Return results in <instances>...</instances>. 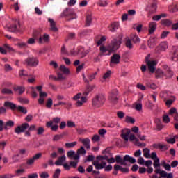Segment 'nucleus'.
<instances>
[{
	"label": "nucleus",
	"mask_w": 178,
	"mask_h": 178,
	"mask_svg": "<svg viewBox=\"0 0 178 178\" xmlns=\"http://www.w3.org/2000/svg\"><path fill=\"white\" fill-rule=\"evenodd\" d=\"M121 44L122 41L118 39H114L111 42V44H108L107 49L104 46L100 47V51L102 54H99V55L100 56H103V55H105V52H106V51H109L110 52H115V51H118V49L120 48Z\"/></svg>",
	"instance_id": "1"
},
{
	"label": "nucleus",
	"mask_w": 178,
	"mask_h": 178,
	"mask_svg": "<svg viewBox=\"0 0 178 178\" xmlns=\"http://www.w3.org/2000/svg\"><path fill=\"white\" fill-rule=\"evenodd\" d=\"M60 17H65L67 22H70L71 20L77 19V15H76L74 10L70 8H65L60 14Z\"/></svg>",
	"instance_id": "2"
},
{
	"label": "nucleus",
	"mask_w": 178,
	"mask_h": 178,
	"mask_svg": "<svg viewBox=\"0 0 178 178\" xmlns=\"http://www.w3.org/2000/svg\"><path fill=\"white\" fill-rule=\"evenodd\" d=\"M105 104V96L102 94L97 95L92 100V105L95 108H101Z\"/></svg>",
	"instance_id": "3"
},
{
	"label": "nucleus",
	"mask_w": 178,
	"mask_h": 178,
	"mask_svg": "<svg viewBox=\"0 0 178 178\" xmlns=\"http://www.w3.org/2000/svg\"><path fill=\"white\" fill-rule=\"evenodd\" d=\"M39 63L40 60H38V58L34 57V56H29L24 60V64L31 67H37Z\"/></svg>",
	"instance_id": "4"
},
{
	"label": "nucleus",
	"mask_w": 178,
	"mask_h": 178,
	"mask_svg": "<svg viewBox=\"0 0 178 178\" xmlns=\"http://www.w3.org/2000/svg\"><path fill=\"white\" fill-rule=\"evenodd\" d=\"M80 98L81 100H77L80 99ZM73 99H74V101H77L76 103V106H82L83 104H86V102H87V97H86V96L81 97V93L76 94L74 96Z\"/></svg>",
	"instance_id": "5"
},
{
	"label": "nucleus",
	"mask_w": 178,
	"mask_h": 178,
	"mask_svg": "<svg viewBox=\"0 0 178 178\" xmlns=\"http://www.w3.org/2000/svg\"><path fill=\"white\" fill-rule=\"evenodd\" d=\"M13 126H15V122L12 120H8L4 124L3 120H0V131H3V129L8 130L9 127H13Z\"/></svg>",
	"instance_id": "6"
},
{
	"label": "nucleus",
	"mask_w": 178,
	"mask_h": 178,
	"mask_svg": "<svg viewBox=\"0 0 178 178\" xmlns=\"http://www.w3.org/2000/svg\"><path fill=\"white\" fill-rule=\"evenodd\" d=\"M108 99L111 104H115L118 101H119V92L117 90H112L108 97Z\"/></svg>",
	"instance_id": "7"
},
{
	"label": "nucleus",
	"mask_w": 178,
	"mask_h": 178,
	"mask_svg": "<svg viewBox=\"0 0 178 178\" xmlns=\"http://www.w3.org/2000/svg\"><path fill=\"white\" fill-rule=\"evenodd\" d=\"M154 172L156 175H160L162 178H173V173L172 172L168 173L166 171L161 170L159 168L156 169Z\"/></svg>",
	"instance_id": "8"
},
{
	"label": "nucleus",
	"mask_w": 178,
	"mask_h": 178,
	"mask_svg": "<svg viewBox=\"0 0 178 178\" xmlns=\"http://www.w3.org/2000/svg\"><path fill=\"white\" fill-rule=\"evenodd\" d=\"M42 156V153H38L35 154L33 157H31L26 159V165H28V166L33 165L34 162H35V161H38V159H40V158H41Z\"/></svg>",
	"instance_id": "9"
},
{
	"label": "nucleus",
	"mask_w": 178,
	"mask_h": 178,
	"mask_svg": "<svg viewBox=\"0 0 178 178\" xmlns=\"http://www.w3.org/2000/svg\"><path fill=\"white\" fill-rule=\"evenodd\" d=\"M119 63H120V55L114 54L111 57L110 66L113 67V65H119Z\"/></svg>",
	"instance_id": "10"
},
{
	"label": "nucleus",
	"mask_w": 178,
	"mask_h": 178,
	"mask_svg": "<svg viewBox=\"0 0 178 178\" xmlns=\"http://www.w3.org/2000/svg\"><path fill=\"white\" fill-rule=\"evenodd\" d=\"M171 60L177 62L178 60V47H172V51L170 52Z\"/></svg>",
	"instance_id": "11"
},
{
	"label": "nucleus",
	"mask_w": 178,
	"mask_h": 178,
	"mask_svg": "<svg viewBox=\"0 0 178 178\" xmlns=\"http://www.w3.org/2000/svg\"><path fill=\"white\" fill-rule=\"evenodd\" d=\"M28 129L29 123L24 122L15 129V133H16V134H20V133H24V131Z\"/></svg>",
	"instance_id": "12"
},
{
	"label": "nucleus",
	"mask_w": 178,
	"mask_h": 178,
	"mask_svg": "<svg viewBox=\"0 0 178 178\" xmlns=\"http://www.w3.org/2000/svg\"><path fill=\"white\" fill-rule=\"evenodd\" d=\"M168 49V42H163L155 49L156 54H161Z\"/></svg>",
	"instance_id": "13"
},
{
	"label": "nucleus",
	"mask_w": 178,
	"mask_h": 178,
	"mask_svg": "<svg viewBox=\"0 0 178 178\" xmlns=\"http://www.w3.org/2000/svg\"><path fill=\"white\" fill-rule=\"evenodd\" d=\"M3 106H5L6 109H10L11 111H16L17 108V105L9 101L4 102Z\"/></svg>",
	"instance_id": "14"
},
{
	"label": "nucleus",
	"mask_w": 178,
	"mask_h": 178,
	"mask_svg": "<svg viewBox=\"0 0 178 178\" xmlns=\"http://www.w3.org/2000/svg\"><path fill=\"white\" fill-rule=\"evenodd\" d=\"M87 152L84 149V147L81 146L76 152V154L74 156V159L77 161L80 159V155H86Z\"/></svg>",
	"instance_id": "15"
},
{
	"label": "nucleus",
	"mask_w": 178,
	"mask_h": 178,
	"mask_svg": "<svg viewBox=\"0 0 178 178\" xmlns=\"http://www.w3.org/2000/svg\"><path fill=\"white\" fill-rule=\"evenodd\" d=\"M131 131L129 129H123L121 132V137L127 143L129 141V136H130Z\"/></svg>",
	"instance_id": "16"
},
{
	"label": "nucleus",
	"mask_w": 178,
	"mask_h": 178,
	"mask_svg": "<svg viewBox=\"0 0 178 178\" xmlns=\"http://www.w3.org/2000/svg\"><path fill=\"white\" fill-rule=\"evenodd\" d=\"M88 50H85L84 47L80 46L78 47V53L77 54L81 56V58H85V56H87L88 55Z\"/></svg>",
	"instance_id": "17"
},
{
	"label": "nucleus",
	"mask_w": 178,
	"mask_h": 178,
	"mask_svg": "<svg viewBox=\"0 0 178 178\" xmlns=\"http://www.w3.org/2000/svg\"><path fill=\"white\" fill-rule=\"evenodd\" d=\"M147 65L148 66V69L149 72L151 73H155V70H156L155 66H156V61L152 60V61L148 62Z\"/></svg>",
	"instance_id": "18"
},
{
	"label": "nucleus",
	"mask_w": 178,
	"mask_h": 178,
	"mask_svg": "<svg viewBox=\"0 0 178 178\" xmlns=\"http://www.w3.org/2000/svg\"><path fill=\"white\" fill-rule=\"evenodd\" d=\"M93 165H95V169L99 170L101 169H104V168L106 166V162L102 161L101 163H99V161H94Z\"/></svg>",
	"instance_id": "19"
},
{
	"label": "nucleus",
	"mask_w": 178,
	"mask_h": 178,
	"mask_svg": "<svg viewBox=\"0 0 178 178\" xmlns=\"http://www.w3.org/2000/svg\"><path fill=\"white\" fill-rule=\"evenodd\" d=\"M33 35L35 40H38L39 44H42V36H41V33H40V31H34Z\"/></svg>",
	"instance_id": "20"
},
{
	"label": "nucleus",
	"mask_w": 178,
	"mask_h": 178,
	"mask_svg": "<svg viewBox=\"0 0 178 178\" xmlns=\"http://www.w3.org/2000/svg\"><path fill=\"white\" fill-rule=\"evenodd\" d=\"M65 161H66V156H60L58 157V160L55 161L54 165H56V166H62Z\"/></svg>",
	"instance_id": "21"
},
{
	"label": "nucleus",
	"mask_w": 178,
	"mask_h": 178,
	"mask_svg": "<svg viewBox=\"0 0 178 178\" xmlns=\"http://www.w3.org/2000/svg\"><path fill=\"white\" fill-rule=\"evenodd\" d=\"M155 77L156 79H163L165 72L161 69H157L155 72Z\"/></svg>",
	"instance_id": "22"
},
{
	"label": "nucleus",
	"mask_w": 178,
	"mask_h": 178,
	"mask_svg": "<svg viewBox=\"0 0 178 178\" xmlns=\"http://www.w3.org/2000/svg\"><path fill=\"white\" fill-rule=\"evenodd\" d=\"M147 45L149 48H154L156 45V38H151L147 42Z\"/></svg>",
	"instance_id": "23"
},
{
	"label": "nucleus",
	"mask_w": 178,
	"mask_h": 178,
	"mask_svg": "<svg viewBox=\"0 0 178 178\" xmlns=\"http://www.w3.org/2000/svg\"><path fill=\"white\" fill-rule=\"evenodd\" d=\"M48 22L50 23V27H51V31H54V32L58 31V28L56 27V24L55 23V21L49 18L48 19Z\"/></svg>",
	"instance_id": "24"
},
{
	"label": "nucleus",
	"mask_w": 178,
	"mask_h": 178,
	"mask_svg": "<svg viewBox=\"0 0 178 178\" xmlns=\"http://www.w3.org/2000/svg\"><path fill=\"white\" fill-rule=\"evenodd\" d=\"M92 23V16L90 14H88L86 17V27H90Z\"/></svg>",
	"instance_id": "25"
},
{
	"label": "nucleus",
	"mask_w": 178,
	"mask_h": 178,
	"mask_svg": "<svg viewBox=\"0 0 178 178\" xmlns=\"http://www.w3.org/2000/svg\"><path fill=\"white\" fill-rule=\"evenodd\" d=\"M108 29L111 33H115V31L119 29V23L114 22L111 24V26H108Z\"/></svg>",
	"instance_id": "26"
},
{
	"label": "nucleus",
	"mask_w": 178,
	"mask_h": 178,
	"mask_svg": "<svg viewBox=\"0 0 178 178\" xmlns=\"http://www.w3.org/2000/svg\"><path fill=\"white\" fill-rule=\"evenodd\" d=\"M52 121H49L46 123V126L47 127H51L52 131H56L58 129H59V126L58 124L52 125Z\"/></svg>",
	"instance_id": "27"
},
{
	"label": "nucleus",
	"mask_w": 178,
	"mask_h": 178,
	"mask_svg": "<svg viewBox=\"0 0 178 178\" xmlns=\"http://www.w3.org/2000/svg\"><path fill=\"white\" fill-rule=\"evenodd\" d=\"M156 30V23L151 22L149 24V34H153V33Z\"/></svg>",
	"instance_id": "28"
},
{
	"label": "nucleus",
	"mask_w": 178,
	"mask_h": 178,
	"mask_svg": "<svg viewBox=\"0 0 178 178\" xmlns=\"http://www.w3.org/2000/svg\"><path fill=\"white\" fill-rule=\"evenodd\" d=\"M115 162L117 163H120V165H123L124 166H126V162L124 161V158L122 159L119 155L115 156Z\"/></svg>",
	"instance_id": "29"
},
{
	"label": "nucleus",
	"mask_w": 178,
	"mask_h": 178,
	"mask_svg": "<svg viewBox=\"0 0 178 178\" xmlns=\"http://www.w3.org/2000/svg\"><path fill=\"white\" fill-rule=\"evenodd\" d=\"M161 166L164 168L165 170H168V172H170V170H172V167L170 164L166 163V161H165V160L161 161Z\"/></svg>",
	"instance_id": "30"
},
{
	"label": "nucleus",
	"mask_w": 178,
	"mask_h": 178,
	"mask_svg": "<svg viewBox=\"0 0 178 178\" xmlns=\"http://www.w3.org/2000/svg\"><path fill=\"white\" fill-rule=\"evenodd\" d=\"M124 161H125V162H129L130 163H136V159L130 156L129 155H125L124 156Z\"/></svg>",
	"instance_id": "31"
},
{
	"label": "nucleus",
	"mask_w": 178,
	"mask_h": 178,
	"mask_svg": "<svg viewBox=\"0 0 178 178\" xmlns=\"http://www.w3.org/2000/svg\"><path fill=\"white\" fill-rule=\"evenodd\" d=\"M164 76L166 77V79H172V77H173V72H172L170 68L168 67L166 69Z\"/></svg>",
	"instance_id": "32"
},
{
	"label": "nucleus",
	"mask_w": 178,
	"mask_h": 178,
	"mask_svg": "<svg viewBox=\"0 0 178 178\" xmlns=\"http://www.w3.org/2000/svg\"><path fill=\"white\" fill-rule=\"evenodd\" d=\"M81 141L83 144L84 147H86V149H90V140L88 138L81 139Z\"/></svg>",
	"instance_id": "33"
},
{
	"label": "nucleus",
	"mask_w": 178,
	"mask_h": 178,
	"mask_svg": "<svg viewBox=\"0 0 178 178\" xmlns=\"http://www.w3.org/2000/svg\"><path fill=\"white\" fill-rule=\"evenodd\" d=\"M143 156L147 159L151 158V150L148 148L143 149Z\"/></svg>",
	"instance_id": "34"
},
{
	"label": "nucleus",
	"mask_w": 178,
	"mask_h": 178,
	"mask_svg": "<svg viewBox=\"0 0 178 178\" xmlns=\"http://www.w3.org/2000/svg\"><path fill=\"white\" fill-rule=\"evenodd\" d=\"M60 70L63 73V74H69L70 73L69 68L66 67L65 65H60Z\"/></svg>",
	"instance_id": "35"
},
{
	"label": "nucleus",
	"mask_w": 178,
	"mask_h": 178,
	"mask_svg": "<svg viewBox=\"0 0 178 178\" xmlns=\"http://www.w3.org/2000/svg\"><path fill=\"white\" fill-rule=\"evenodd\" d=\"M125 45L129 49H133V43H131V39L127 38L125 40Z\"/></svg>",
	"instance_id": "36"
},
{
	"label": "nucleus",
	"mask_w": 178,
	"mask_h": 178,
	"mask_svg": "<svg viewBox=\"0 0 178 178\" xmlns=\"http://www.w3.org/2000/svg\"><path fill=\"white\" fill-rule=\"evenodd\" d=\"M15 110L21 112L22 113H24V115H26L27 113V108L22 106H17Z\"/></svg>",
	"instance_id": "37"
},
{
	"label": "nucleus",
	"mask_w": 178,
	"mask_h": 178,
	"mask_svg": "<svg viewBox=\"0 0 178 178\" xmlns=\"http://www.w3.org/2000/svg\"><path fill=\"white\" fill-rule=\"evenodd\" d=\"M14 91H18V93L22 95L23 92H24V91H26V89L22 86H17L14 88Z\"/></svg>",
	"instance_id": "38"
},
{
	"label": "nucleus",
	"mask_w": 178,
	"mask_h": 178,
	"mask_svg": "<svg viewBox=\"0 0 178 178\" xmlns=\"http://www.w3.org/2000/svg\"><path fill=\"white\" fill-rule=\"evenodd\" d=\"M156 11V3L154 2L152 3L150 6V10H149V13H150V15H152V13H155Z\"/></svg>",
	"instance_id": "39"
},
{
	"label": "nucleus",
	"mask_w": 178,
	"mask_h": 178,
	"mask_svg": "<svg viewBox=\"0 0 178 178\" xmlns=\"http://www.w3.org/2000/svg\"><path fill=\"white\" fill-rule=\"evenodd\" d=\"M108 127H111V129H115V127L116 129H119L120 127V125L119 124V123H115V122H111V123H107Z\"/></svg>",
	"instance_id": "40"
},
{
	"label": "nucleus",
	"mask_w": 178,
	"mask_h": 178,
	"mask_svg": "<svg viewBox=\"0 0 178 178\" xmlns=\"http://www.w3.org/2000/svg\"><path fill=\"white\" fill-rule=\"evenodd\" d=\"M1 94H7L8 95H10L12 94H13V91H12V90L9 89V88H3L1 89Z\"/></svg>",
	"instance_id": "41"
},
{
	"label": "nucleus",
	"mask_w": 178,
	"mask_h": 178,
	"mask_svg": "<svg viewBox=\"0 0 178 178\" xmlns=\"http://www.w3.org/2000/svg\"><path fill=\"white\" fill-rule=\"evenodd\" d=\"M162 17H166V14H161V15H154L152 17V19L158 22L159 20H161V19H162Z\"/></svg>",
	"instance_id": "42"
},
{
	"label": "nucleus",
	"mask_w": 178,
	"mask_h": 178,
	"mask_svg": "<svg viewBox=\"0 0 178 178\" xmlns=\"http://www.w3.org/2000/svg\"><path fill=\"white\" fill-rule=\"evenodd\" d=\"M131 41H133L134 44H137V42H140V38H138L137 35H131Z\"/></svg>",
	"instance_id": "43"
},
{
	"label": "nucleus",
	"mask_w": 178,
	"mask_h": 178,
	"mask_svg": "<svg viewBox=\"0 0 178 178\" xmlns=\"http://www.w3.org/2000/svg\"><path fill=\"white\" fill-rule=\"evenodd\" d=\"M38 136H42L45 133V129L42 127H40L36 129Z\"/></svg>",
	"instance_id": "44"
},
{
	"label": "nucleus",
	"mask_w": 178,
	"mask_h": 178,
	"mask_svg": "<svg viewBox=\"0 0 178 178\" xmlns=\"http://www.w3.org/2000/svg\"><path fill=\"white\" fill-rule=\"evenodd\" d=\"M97 5H99V6H102V8H105V6H108V2H106L105 0H99L97 1Z\"/></svg>",
	"instance_id": "45"
},
{
	"label": "nucleus",
	"mask_w": 178,
	"mask_h": 178,
	"mask_svg": "<svg viewBox=\"0 0 178 178\" xmlns=\"http://www.w3.org/2000/svg\"><path fill=\"white\" fill-rule=\"evenodd\" d=\"M17 25L14 24L8 27V31H11V33H15V31H17Z\"/></svg>",
	"instance_id": "46"
},
{
	"label": "nucleus",
	"mask_w": 178,
	"mask_h": 178,
	"mask_svg": "<svg viewBox=\"0 0 178 178\" xmlns=\"http://www.w3.org/2000/svg\"><path fill=\"white\" fill-rule=\"evenodd\" d=\"M161 24L169 27V26H172V21H170L169 19H163V20H161Z\"/></svg>",
	"instance_id": "47"
},
{
	"label": "nucleus",
	"mask_w": 178,
	"mask_h": 178,
	"mask_svg": "<svg viewBox=\"0 0 178 178\" xmlns=\"http://www.w3.org/2000/svg\"><path fill=\"white\" fill-rule=\"evenodd\" d=\"M76 145H77V142H72V143H65V147L67 148H74V147H76Z\"/></svg>",
	"instance_id": "48"
},
{
	"label": "nucleus",
	"mask_w": 178,
	"mask_h": 178,
	"mask_svg": "<svg viewBox=\"0 0 178 178\" xmlns=\"http://www.w3.org/2000/svg\"><path fill=\"white\" fill-rule=\"evenodd\" d=\"M153 166L155 169H161V163H159V159H156L154 160Z\"/></svg>",
	"instance_id": "49"
},
{
	"label": "nucleus",
	"mask_w": 178,
	"mask_h": 178,
	"mask_svg": "<svg viewBox=\"0 0 178 178\" xmlns=\"http://www.w3.org/2000/svg\"><path fill=\"white\" fill-rule=\"evenodd\" d=\"M156 127L157 130H159V131L163 129V125L162 124V122H161V120H159L158 121H156Z\"/></svg>",
	"instance_id": "50"
},
{
	"label": "nucleus",
	"mask_w": 178,
	"mask_h": 178,
	"mask_svg": "<svg viewBox=\"0 0 178 178\" xmlns=\"http://www.w3.org/2000/svg\"><path fill=\"white\" fill-rule=\"evenodd\" d=\"M76 155V152L73 150H70L67 152V158H73L74 159V156Z\"/></svg>",
	"instance_id": "51"
},
{
	"label": "nucleus",
	"mask_w": 178,
	"mask_h": 178,
	"mask_svg": "<svg viewBox=\"0 0 178 178\" xmlns=\"http://www.w3.org/2000/svg\"><path fill=\"white\" fill-rule=\"evenodd\" d=\"M176 113H177V110L176 109V108L172 107L170 109L169 111V115L170 116H175V115H176Z\"/></svg>",
	"instance_id": "52"
},
{
	"label": "nucleus",
	"mask_w": 178,
	"mask_h": 178,
	"mask_svg": "<svg viewBox=\"0 0 178 178\" xmlns=\"http://www.w3.org/2000/svg\"><path fill=\"white\" fill-rule=\"evenodd\" d=\"M175 97L172 96L171 99H168L165 102V105H167V106H170V105L175 102Z\"/></svg>",
	"instance_id": "53"
},
{
	"label": "nucleus",
	"mask_w": 178,
	"mask_h": 178,
	"mask_svg": "<svg viewBox=\"0 0 178 178\" xmlns=\"http://www.w3.org/2000/svg\"><path fill=\"white\" fill-rule=\"evenodd\" d=\"M125 121L127 123H135L136 122V120H134V118L130 117V116H127L125 118Z\"/></svg>",
	"instance_id": "54"
},
{
	"label": "nucleus",
	"mask_w": 178,
	"mask_h": 178,
	"mask_svg": "<svg viewBox=\"0 0 178 178\" xmlns=\"http://www.w3.org/2000/svg\"><path fill=\"white\" fill-rule=\"evenodd\" d=\"M54 104V102H52V99L49 98L47 99L46 106L47 108H51L52 107V105Z\"/></svg>",
	"instance_id": "55"
},
{
	"label": "nucleus",
	"mask_w": 178,
	"mask_h": 178,
	"mask_svg": "<svg viewBox=\"0 0 178 178\" xmlns=\"http://www.w3.org/2000/svg\"><path fill=\"white\" fill-rule=\"evenodd\" d=\"M25 172H26V170H24V168L18 169L15 172L17 176H20V175H23V173H25Z\"/></svg>",
	"instance_id": "56"
},
{
	"label": "nucleus",
	"mask_w": 178,
	"mask_h": 178,
	"mask_svg": "<svg viewBox=\"0 0 178 178\" xmlns=\"http://www.w3.org/2000/svg\"><path fill=\"white\" fill-rule=\"evenodd\" d=\"M146 86L148 88H151L152 90H155L156 88V85L150 82L147 83Z\"/></svg>",
	"instance_id": "57"
},
{
	"label": "nucleus",
	"mask_w": 178,
	"mask_h": 178,
	"mask_svg": "<svg viewBox=\"0 0 178 178\" xmlns=\"http://www.w3.org/2000/svg\"><path fill=\"white\" fill-rule=\"evenodd\" d=\"M18 101L21 104H29V99H27V98L19 97L18 99Z\"/></svg>",
	"instance_id": "58"
},
{
	"label": "nucleus",
	"mask_w": 178,
	"mask_h": 178,
	"mask_svg": "<svg viewBox=\"0 0 178 178\" xmlns=\"http://www.w3.org/2000/svg\"><path fill=\"white\" fill-rule=\"evenodd\" d=\"M40 177L41 178H49V174L47 172H42L40 174Z\"/></svg>",
	"instance_id": "59"
},
{
	"label": "nucleus",
	"mask_w": 178,
	"mask_h": 178,
	"mask_svg": "<svg viewBox=\"0 0 178 178\" xmlns=\"http://www.w3.org/2000/svg\"><path fill=\"white\" fill-rule=\"evenodd\" d=\"M42 42H48V41H49V35L47 34H44L42 37Z\"/></svg>",
	"instance_id": "60"
},
{
	"label": "nucleus",
	"mask_w": 178,
	"mask_h": 178,
	"mask_svg": "<svg viewBox=\"0 0 178 178\" xmlns=\"http://www.w3.org/2000/svg\"><path fill=\"white\" fill-rule=\"evenodd\" d=\"M60 175V169H56L53 175V178H59Z\"/></svg>",
	"instance_id": "61"
},
{
	"label": "nucleus",
	"mask_w": 178,
	"mask_h": 178,
	"mask_svg": "<svg viewBox=\"0 0 178 178\" xmlns=\"http://www.w3.org/2000/svg\"><path fill=\"white\" fill-rule=\"evenodd\" d=\"M6 108L5 106H0V115H6Z\"/></svg>",
	"instance_id": "62"
},
{
	"label": "nucleus",
	"mask_w": 178,
	"mask_h": 178,
	"mask_svg": "<svg viewBox=\"0 0 178 178\" xmlns=\"http://www.w3.org/2000/svg\"><path fill=\"white\" fill-rule=\"evenodd\" d=\"M51 122L53 124L55 123L56 124H58V123H60V118L59 117L54 118Z\"/></svg>",
	"instance_id": "63"
},
{
	"label": "nucleus",
	"mask_w": 178,
	"mask_h": 178,
	"mask_svg": "<svg viewBox=\"0 0 178 178\" xmlns=\"http://www.w3.org/2000/svg\"><path fill=\"white\" fill-rule=\"evenodd\" d=\"M58 80H65V76H63V74H62L61 72L57 73V81Z\"/></svg>",
	"instance_id": "64"
}]
</instances>
